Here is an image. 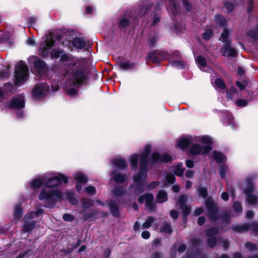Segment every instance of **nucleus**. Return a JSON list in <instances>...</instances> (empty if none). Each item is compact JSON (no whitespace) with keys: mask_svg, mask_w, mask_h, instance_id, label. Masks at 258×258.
<instances>
[{"mask_svg":"<svg viewBox=\"0 0 258 258\" xmlns=\"http://www.w3.org/2000/svg\"><path fill=\"white\" fill-rule=\"evenodd\" d=\"M223 7L228 11L229 13L232 12L233 10H234V5L231 2H224V4H223Z\"/></svg>","mask_w":258,"mask_h":258,"instance_id":"nucleus-53","label":"nucleus"},{"mask_svg":"<svg viewBox=\"0 0 258 258\" xmlns=\"http://www.w3.org/2000/svg\"><path fill=\"white\" fill-rule=\"evenodd\" d=\"M154 4L152 3L149 4H143L139 6V11H138L137 15L140 18L144 17L151 11L153 9Z\"/></svg>","mask_w":258,"mask_h":258,"instance_id":"nucleus-13","label":"nucleus"},{"mask_svg":"<svg viewBox=\"0 0 258 258\" xmlns=\"http://www.w3.org/2000/svg\"><path fill=\"white\" fill-rule=\"evenodd\" d=\"M192 139L190 137H186L180 139L177 141L178 148L182 151H185L191 144Z\"/></svg>","mask_w":258,"mask_h":258,"instance_id":"nucleus-16","label":"nucleus"},{"mask_svg":"<svg viewBox=\"0 0 258 258\" xmlns=\"http://www.w3.org/2000/svg\"><path fill=\"white\" fill-rule=\"evenodd\" d=\"M222 121L227 125H231L233 128L235 127V123L232 122V116L228 111L223 113Z\"/></svg>","mask_w":258,"mask_h":258,"instance_id":"nucleus-25","label":"nucleus"},{"mask_svg":"<svg viewBox=\"0 0 258 258\" xmlns=\"http://www.w3.org/2000/svg\"><path fill=\"white\" fill-rule=\"evenodd\" d=\"M62 182L64 184L68 183V177L59 173L57 176H52L48 179L45 185L48 187L53 188L61 185Z\"/></svg>","mask_w":258,"mask_h":258,"instance_id":"nucleus-9","label":"nucleus"},{"mask_svg":"<svg viewBox=\"0 0 258 258\" xmlns=\"http://www.w3.org/2000/svg\"><path fill=\"white\" fill-rule=\"evenodd\" d=\"M171 66L177 69H184V62L181 60H174L171 62Z\"/></svg>","mask_w":258,"mask_h":258,"instance_id":"nucleus-49","label":"nucleus"},{"mask_svg":"<svg viewBox=\"0 0 258 258\" xmlns=\"http://www.w3.org/2000/svg\"><path fill=\"white\" fill-rule=\"evenodd\" d=\"M79 87H72L66 89V93H68L70 96H76L78 94Z\"/></svg>","mask_w":258,"mask_h":258,"instance_id":"nucleus-45","label":"nucleus"},{"mask_svg":"<svg viewBox=\"0 0 258 258\" xmlns=\"http://www.w3.org/2000/svg\"><path fill=\"white\" fill-rule=\"evenodd\" d=\"M183 213V216H188L190 212V207L188 206H180Z\"/></svg>","mask_w":258,"mask_h":258,"instance_id":"nucleus-63","label":"nucleus"},{"mask_svg":"<svg viewBox=\"0 0 258 258\" xmlns=\"http://www.w3.org/2000/svg\"><path fill=\"white\" fill-rule=\"evenodd\" d=\"M246 187L243 189V193L244 194H251L254 190V184L252 178H247L246 179Z\"/></svg>","mask_w":258,"mask_h":258,"instance_id":"nucleus-22","label":"nucleus"},{"mask_svg":"<svg viewBox=\"0 0 258 258\" xmlns=\"http://www.w3.org/2000/svg\"><path fill=\"white\" fill-rule=\"evenodd\" d=\"M205 207L207 211V216L212 221H218L222 219L223 223L229 224L231 222V216L228 212L223 211L219 213V208L217 202H215L212 197H210L206 200Z\"/></svg>","mask_w":258,"mask_h":258,"instance_id":"nucleus-1","label":"nucleus"},{"mask_svg":"<svg viewBox=\"0 0 258 258\" xmlns=\"http://www.w3.org/2000/svg\"><path fill=\"white\" fill-rule=\"evenodd\" d=\"M187 201V197L184 195L183 194L182 195H180L179 197V198H178V203H179V206H187L186 204V202Z\"/></svg>","mask_w":258,"mask_h":258,"instance_id":"nucleus-54","label":"nucleus"},{"mask_svg":"<svg viewBox=\"0 0 258 258\" xmlns=\"http://www.w3.org/2000/svg\"><path fill=\"white\" fill-rule=\"evenodd\" d=\"M227 171V167L226 165L223 164L219 166V174H220L221 178H225Z\"/></svg>","mask_w":258,"mask_h":258,"instance_id":"nucleus-52","label":"nucleus"},{"mask_svg":"<svg viewBox=\"0 0 258 258\" xmlns=\"http://www.w3.org/2000/svg\"><path fill=\"white\" fill-rule=\"evenodd\" d=\"M130 21L127 17H124L118 22V28L120 29H125L129 25Z\"/></svg>","mask_w":258,"mask_h":258,"instance_id":"nucleus-38","label":"nucleus"},{"mask_svg":"<svg viewBox=\"0 0 258 258\" xmlns=\"http://www.w3.org/2000/svg\"><path fill=\"white\" fill-rule=\"evenodd\" d=\"M87 69L85 66L80 64L73 70L71 73L73 86L79 87L80 86L85 84L87 79Z\"/></svg>","mask_w":258,"mask_h":258,"instance_id":"nucleus-2","label":"nucleus"},{"mask_svg":"<svg viewBox=\"0 0 258 258\" xmlns=\"http://www.w3.org/2000/svg\"><path fill=\"white\" fill-rule=\"evenodd\" d=\"M113 195L115 196L121 197L125 195L126 192L122 185H116L112 191Z\"/></svg>","mask_w":258,"mask_h":258,"instance_id":"nucleus-34","label":"nucleus"},{"mask_svg":"<svg viewBox=\"0 0 258 258\" xmlns=\"http://www.w3.org/2000/svg\"><path fill=\"white\" fill-rule=\"evenodd\" d=\"M213 159L218 163H221L223 162L224 158V155L222 152H219L217 151H212Z\"/></svg>","mask_w":258,"mask_h":258,"instance_id":"nucleus-33","label":"nucleus"},{"mask_svg":"<svg viewBox=\"0 0 258 258\" xmlns=\"http://www.w3.org/2000/svg\"><path fill=\"white\" fill-rule=\"evenodd\" d=\"M130 163H131V170L136 171L137 170L138 164V154H135L131 156L130 158Z\"/></svg>","mask_w":258,"mask_h":258,"instance_id":"nucleus-29","label":"nucleus"},{"mask_svg":"<svg viewBox=\"0 0 258 258\" xmlns=\"http://www.w3.org/2000/svg\"><path fill=\"white\" fill-rule=\"evenodd\" d=\"M246 196V202L250 205H255L257 202V197L256 196L250 194H245Z\"/></svg>","mask_w":258,"mask_h":258,"instance_id":"nucleus-46","label":"nucleus"},{"mask_svg":"<svg viewBox=\"0 0 258 258\" xmlns=\"http://www.w3.org/2000/svg\"><path fill=\"white\" fill-rule=\"evenodd\" d=\"M167 200L168 197L166 191L163 189H160L157 192V201H156V203L161 204L167 202Z\"/></svg>","mask_w":258,"mask_h":258,"instance_id":"nucleus-24","label":"nucleus"},{"mask_svg":"<svg viewBox=\"0 0 258 258\" xmlns=\"http://www.w3.org/2000/svg\"><path fill=\"white\" fill-rule=\"evenodd\" d=\"M192 247H196L202 245V240L200 238L194 237L191 240Z\"/></svg>","mask_w":258,"mask_h":258,"instance_id":"nucleus-57","label":"nucleus"},{"mask_svg":"<svg viewBox=\"0 0 258 258\" xmlns=\"http://www.w3.org/2000/svg\"><path fill=\"white\" fill-rule=\"evenodd\" d=\"M233 209L236 213H241L242 211V207L241 206V203L238 201H235L233 203Z\"/></svg>","mask_w":258,"mask_h":258,"instance_id":"nucleus-58","label":"nucleus"},{"mask_svg":"<svg viewBox=\"0 0 258 258\" xmlns=\"http://www.w3.org/2000/svg\"><path fill=\"white\" fill-rule=\"evenodd\" d=\"M114 166L120 170H124L127 167V162L124 159L118 158H115L112 161Z\"/></svg>","mask_w":258,"mask_h":258,"instance_id":"nucleus-21","label":"nucleus"},{"mask_svg":"<svg viewBox=\"0 0 258 258\" xmlns=\"http://www.w3.org/2000/svg\"><path fill=\"white\" fill-rule=\"evenodd\" d=\"M32 95L35 100H42L46 97V90L41 85H36L32 91Z\"/></svg>","mask_w":258,"mask_h":258,"instance_id":"nucleus-12","label":"nucleus"},{"mask_svg":"<svg viewBox=\"0 0 258 258\" xmlns=\"http://www.w3.org/2000/svg\"><path fill=\"white\" fill-rule=\"evenodd\" d=\"M217 243V239L216 236L208 237L206 239V244L210 248H214Z\"/></svg>","mask_w":258,"mask_h":258,"instance_id":"nucleus-39","label":"nucleus"},{"mask_svg":"<svg viewBox=\"0 0 258 258\" xmlns=\"http://www.w3.org/2000/svg\"><path fill=\"white\" fill-rule=\"evenodd\" d=\"M72 45L76 49L83 50L86 47V41L81 37H76L73 38Z\"/></svg>","mask_w":258,"mask_h":258,"instance_id":"nucleus-19","label":"nucleus"},{"mask_svg":"<svg viewBox=\"0 0 258 258\" xmlns=\"http://www.w3.org/2000/svg\"><path fill=\"white\" fill-rule=\"evenodd\" d=\"M222 47L220 49V52L224 57H236L237 56V50L234 47H231V40L228 39H223Z\"/></svg>","mask_w":258,"mask_h":258,"instance_id":"nucleus-8","label":"nucleus"},{"mask_svg":"<svg viewBox=\"0 0 258 258\" xmlns=\"http://www.w3.org/2000/svg\"><path fill=\"white\" fill-rule=\"evenodd\" d=\"M10 108L12 109H21L25 107V101L24 99H20L17 97L12 98L10 101Z\"/></svg>","mask_w":258,"mask_h":258,"instance_id":"nucleus-14","label":"nucleus"},{"mask_svg":"<svg viewBox=\"0 0 258 258\" xmlns=\"http://www.w3.org/2000/svg\"><path fill=\"white\" fill-rule=\"evenodd\" d=\"M170 55L165 50L155 49L148 53L147 58L153 63L159 65L163 60H167Z\"/></svg>","mask_w":258,"mask_h":258,"instance_id":"nucleus-6","label":"nucleus"},{"mask_svg":"<svg viewBox=\"0 0 258 258\" xmlns=\"http://www.w3.org/2000/svg\"><path fill=\"white\" fill-rule=\"evenodd\" d=\"M93 206V202L90 200L84 199L82 202V207L84 209H88Z\"/></svg>","mask_w":258,"mask_h":258,"instance_id":"nucleus-56","label":"nucleus"},{"mask_svg":"<svg viewBox=\"0 0 258 258\" xmlns=\"http://www.w3.org/2000/svg\"><path fill=\"white\" fill-rule=\"evenodd\" d=\"M50 55H51V57L53 58H58L60 57V55H62V54H63L64 53L63 52V50L59 48L53 49L50 52Z\"/></svg>","mask_w":258,"mask_h":258,"instance_id":"nucleus-44","label":"nucleus"},{"mask_svg":"<svg viewBox=\"0 0 258 258\" xmlns=\"http://www.w3.org/2000/svg\"><path fill=\"white\" fill-rule=\"evenodd\" d=\"M173 232V230L169 222H164L163 226L160 228V232L162 233H167L170 235Z\"/></svg>","mask_w":258,"mask_h":258,"instance_id":"nucleus-30","label":"nucleus"},{"mask_svg":"<svg viewBox=\"0 0 258 258\" xmlns=\"http://www.w3.org/2000/svg\"><path fill=\"white\" fill-rule=\"evenodd\" d=\"M247 35L253 39L257 40L258 39V31L256 29L248 31Z\"/></svg>","mask_w":258,"mask_h":258,"instance_id":"nucleus-61","label":"nucleus"},{"mask_svg":"<svg viewBox=\"0 0 258 258\" xmlns=\"http://www.w3.org/2000/svg\"><path fill=\"white\" fill-rule=\"evenodd\" d=\"M108 206L109 209H110V212L112 216L117 218L120 216L119 205L116 201H111L108 203Z\"/></svg>","mask_w":258,"mask_h":258,"instance_id":"nucleus-17","label":"nucleus"},{"mask_svg":"<svg viewBox=\"0 0 258 258\" xmlns=\"http://www.w3.org/2000/svg\"><path fill=\"white\" fill-rule=\"evenodd\" d=\"M213 32L211 29H208L202 34V39L204 40L209 41L213 37Z\"/></svg>","mask_w":258,"mask_h":258,"instance_id":"nucleus-50","label":"nucleus"},{"mask_svg":"<svg viewBox=\"0 0 258 258\" xmlns=\"http://www.w3.org/2000/svg\"><path fill=\"white\" fill-rule=\"evenodd\" d=\"M232 230L239 233L247 232L249 230V225L245 223L241 225H235L232 226Z\"/></svg>","mask_w":258,"mask_h":258,"instance_id":"nucleus-36","label":"nucleus"},{"mask_svg":"<svg viewBox=\"0 0 258 258\" xmlns=\"http://www.w3.org/2000/svg\"><path fill=\"white\" fill-rule=\"evenodd\" d=\"M212 150V146H202L200 144H194L190 147L189 154L192 156H198L201 154L206 155L209 154Z\"/></svg>","mask_w":258,"mask_h":258,"instance_id":"nucleus-10","label":"nucleus"},{"mask_svg":"<svg viewBox=\"0 0 258 258\" xmlns=\"http://www.w3.org/2000/svg\"><path fill=\"white\" fill-rule=\"evenodd\" d=\"M110 176L116 183H123L127 179V175L125 173H119L115 170L111 171Z\"/></svg>","mask_w":258,"mask_h":258,"instance_id":"nucleus-18","label":"nucleus"},{"mask_svg":"<svg viewBox=\"0 0 258 258\" xmlns=\"http://www.w3.org/2000/svg\"><path fill=\"white\" fill-rule=\"evenodd\" d=\"M173 160V159L172 156L167 153L160 154L157 152H154L151 154V160H149V165L153 166L158 162L161 163H170Z\"/></svg>","mask_w":258,"mask_h":258,"instance_id":"nucleus-7","label":"nucleus"},{"mask_svg":"<svg viewBox=\"0 0 258 258\" xmlns=\"http://www.w3.org/2000/svg\"><path fill=\"white\" fill-rule=\"evenodd\" d=\"M184 169L182 167V163L179 162L174 167V174L178 177H182L183 176Z\"/></svg>","mask_w":258,"mask_h":258,"instance_id":"nucleus-31","label":"nucleus"},{"mask_svg":"<svg viewBox=\"0 0 258 258\" xmlns=\"http://www.w3.org/2000/svg\"><path fill=\"white\" fill-rule=\"evenodd\" d=\"M150 153H151V145H147L143 152L140 155L139 168L149 169L148 158Z\"/></svg>","mask_w":258,"mask_h":258,"instance_id":"nucleus-11","label":"nucleus"},{"mask_svg":"<svg viewBox=\"0 0 258 258\" xmlns=\"http://www.w3.org/2000/svg\"><path fill=\"white\" fill-rule=\"evenodd\" d=\"M74 179L77 183L84 184L88 181L86 175L83 172H79L74 176Z\"/></svg>","mask_w":258,"mask_h":258,"instance_id":"nucleus-28","label":"nucleus"},{"mask_svg":"<svg viewBox=\"0 0 258 258\" xmlns=\"http://www.w3.org/2000/svg\"><path fill=\"white\" fill-rule=\"evenodd\" d=\"M149 169L139 168V172L133 176V182L136 185V188L139 194L144 191V181L147 177V173Z\"/></svg>","mask_w":258,"mask_h":258,"instance_id":"nucleus-5","label":"nucleus"},{"mask_svg":"<svg viewBox=\"0 0 258 258\" xmlns=\"http://www.w3.org/2000/svg\"><path fill=\"white\" fill-rule=\"evenodd\" d=\"M214 21L218 24L221 28H224L227 26V20L221 14H217L214 16Z\"/></svg>","mask_w":258,"mask_h":258,"instance_id":"nucleus-26","label":"nucleus"},{"mask_svg":"<svg viewBox=\"0 0 258 258\" xmlns=\"http://www.w3.org/2000/svg\"><path fill=\"white\" fill-rule=\"evenodd\" d=\"M182 3V6L184 9L188 12H191L192 10V6L191 4L189 3L187 0H180Z\"/></svg>","mask_w":258,"mask_h":258,"instance_id":"nucleus-55","label":"nucleus"},{"mask_svg":"<svg viewBox=\"0 0 258 258\" xmlns=\"http://www.w3.org/2000/svg\"><path fill=\"white\" fill-rule=\"evenodd\" d=\"M197 192L198 194V196L199 197H202L203 199H206L207 200L208 198L210 197H208V188L204 186L200 185L199 187H198Z\"/></svg>","mask_w":258,"mask_h":258,"instance_id":"nucleus-32","label":"nucleus"},{"mask_svg":"<svg viewBox=\"0 0 258 258\" xmlns=\"http://www.w3.org/2000/svg\"><path fill=\"white\" fill-rule=\"evenodd\" d=\"M43 183V181L39 178H36L30 182V187L32 189L39 188Z\"/></svg>","mask_w":258,"mask_h":258,"instance_id":"nucleus-40","label":"nucleus"},{"mask_svg":"<svg viewBox=\"0 0 258 258\" xmlns=\"http://www.w3.org/2000/svg\"><path fill=\"white\" fill-rule=\"evenodd\" d=\"M34 254V251L30 248H28L25 251L20 253L16 258L28 257Z\"/></svg>","mask_w":258,"mask_h":258,"instance_id":"nucleus-48","label":"nucleus"},{"mask_svg":"<svg viewBox=\"0 0 258 258\" xmlns=\"http://www.w3.org/2000/svg\"><path fill=\"white\" fill-rule=\"evenodd\" d=\"M156 220V218H154L153 216L148 217L145 222H144L143 224V228L149 229V228L151 226L152 224L155 222Z\"/></svg>","mask_w":258,"mask_h":258,"instance_id":"nucleus-42","label":"nucleus"},{"mask_svg":"<svg viewBox=\"0 0 258 258\" xmlns=\"http://www.w3.org/2000/svg\"><path fill=\"white\" fill-rule=\"evenodd\" d=\"M46 63L44 60L39 58L36 59L34 61V68L39 72L44 71L46 69Z\"/></svg>","mask_w":258,"mask_h":258,"instance_id":"nucleus-27","label":"nucleus"},{"mask_svg":"<svg viewBox=\"0 0 258 258\" xmlns=\"http://www.w3.org/2000/svg\"><path fill=\"white\" fill-rule=\"evenodd\" d=\"M169 9L170 11L171 12L172 15L174 16H176L179 13V10L175 2H171V6H170Z\"/></svg>","mask_w":258,"mask_h":258,"instance_id":"nucleus-51","label":"nucleus"},{"mask_svg":"<svg viewBox=\"0 0 258 258\" xmlns=\"http://www.w3.org/2000/svg\"><path fill=\"white\" fill-rule=\"evenodd\" d=\"M215 85L218 89L221 90H225L226 88V85H225L224 81L219 78H217L214 81Z\"/></svg>","mask_w":258,"mask_h":258,"instance_id":"nucleus-43","label":"nucleus"},{"mask_svg":"<svg viewBox=\"0 0 258 258\" xmlns=\"http://www.w3.org/2000/svg\"><path fill=\"white\" fill-rule=\"evenodd\" d=\"M24 211L22 207V204L20 203L16 206L14 209L13 217L14 219L16 221H18L22 218Z\"/></svg>","mask_w":258,"mask_h":258,"instance_id":"nucleus-23","label":"nucleus"},{"mask_svg":"<svg viewBox=\"0 0 258 258\" xmlns=\"http://www.w3.org/2000/svg\"><path fill=\"white\" fill-rule=\"evenodd\" d=\"M144 199L145 200V203H153L154 200V196L152 193H147L144 194Z\"/></svg>","mask_w":258,"mask_h":258,"instance_id":"nucleus-60","label":"nucleus"},{"mask_svg":"<svg viewBox=\"0 0 258 258\" xmlns=\"http://www.w3.org/2000/svg\"><path fill=\"white\" fill-rule=\"evenodd\" d=\"M201 141V143L203 144H206L207 145L212 146V139L208 136H204L200 139Z\"/></svg>","mask_w":258,"mask_h":258,"instance_id":"nucleus-59","label":"nucleus"},{"mask_svg":"<svg viewBox=\"0 0 258 258\" xmlns=\"http://www.w3.org/2000/svg\"><path fill=\"white\" fill-rule=\"evenodd\" d=\"M15 80L14 85L18 86L24 83L28 79V68L23 61H20L15 66Z\"/></svg>","mask_w":258,"mask_h":258,"instance_id":"nucleus-3","label":"nucleus"},{"mask_svg":"<svg viewBox=\"0 0 258 258\" xmlns=\"http://www.w3.org/2000/svg\"><path fill=\"white\" fill-rule=\"evenodd\" d=\"M245 247L250 251H254L257 250V246L254 243H252L250 242H246L245 243Z\"/></svg>","mask_w":258,"mask_h":258,"instance_id":"nucleus-62","label":"nucleus"},{"mask_svg":"<svg viewBox=\"0 0 258 258\" xmlns=\"http://www.w3.org/2000/svg\"><path fill=\"white\" fill-rule=\"evenodd\" d=\"M36 221H32L31 222L26 221L22 224V232L24 233L32 232L36 227Z\"/></svg>","mask_w":258,"mask_h":258,"instance_id":"nucleus-20","label":"nucleus"},{"mask_svg":"<svg viewBox=\"0 0 258 258\" xmlns=\"http://www.w3.org/2000/svg\"><path fill=\"white\" fill-rule=\"evenodd\" d=\"M62 199V195L60 191L54 189H50L49 190H46L42 189L40 191L38 199L39 200H46L47 203L54 206L55 203L58 201Z\"/></svg>","mask_w":258,"mask_h":258,"instance_id":"nucleus-4","label":"nucleus"},{"mask_svg":"<svg viewBox=\"0 0 258 258\" xmlns=\"http://www.w3.org/2000/svg\"><path fill=\"white\" fill-rule=\"evenodd\" d=\"M97 214V212L92 210L86 213L84 215V221H91L93 219H95V216Z\"/></svg>","mask_w":258,"mask_h":258,"instance_id":"nucleus-37","label":"nucleus"},{"mask_svg":"<svg viewBox=\"0 0 258 258\" xmlns=\"http://www.w3.org/2000/svg\"><path fill=\"white\" fill-rule=\"evenodd\" d=\"M249 230H252V232L258 235V224L255 222H252L248 224Z\"/></svg>","mask_w":258,"mask_h":258,"instance_id":"nucleus-64","label":"nucleus"},{"mask_svg":"<svg viewBox=\"0 0 258 258\" xmlns=\"http://www.w3.org/2000/svg\"><path fill=\"white\" fill-rule=\"evenodd\" d=\"M219 233V228L217 227H211L205 230V235L207 237L215 236Z\"/></svg>","mask_w":258,"mask_h":258,"instance_id":"nucleus-35","label":"nucleus"},{"mask_svg":"<svg viewBox=\"0 0 258 258\" xmlns=\"http://www.w3.org/2000/svg\"><path fill=\"white\" fill-rule=\"evenodd\" d=\"M55 43L54 40L52 38H48L44 41L43 44H40V46H43L44 48L51 49Z\"/></svg>","mask_w":258,"mask_h":258,"instance_id":"nucleus-41","label":"nucleus"},{"mask_svg":"<svg viewBox=\"0 0 258 258\" xmlns=\"http://www.w3.org/2000/svg\"><path fill=\"white\" fill-rule=\"evenodd\" d=\"M119 59H120L119 68L122 71H126L127 70H133L136 67V62H131L129 60L124 61L125 58L124 57H120Z\"/></svg>","mask_w":258,"mask_h":258,"instance_id":"nucleus-15","label":"nucleus"},{"mask_svg":"<svg viewBox=\"0 0 258 258\" xmlns=\"http://www.w3.org/2000/svg\"><path fill=\"white\" fill-rule=\"evenodd\" d=\"M196 63L199 65L200 67H205L207 65V61L206 58L202 55H199L196 58Z\"/></svg>","mask_w":258,"mask_h":258,"instance_id":"nucleus-47","label":"nucleus"}]
</instances>
